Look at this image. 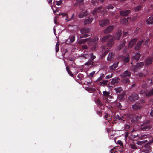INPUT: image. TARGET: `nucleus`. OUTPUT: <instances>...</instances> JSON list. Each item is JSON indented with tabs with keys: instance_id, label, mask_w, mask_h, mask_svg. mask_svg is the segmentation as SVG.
Masks as SVG:
<instances>
[{
	"instance_id": "nucleus-1",
	"label": "nucleus",
	"mask_w": 153,
	"mask_h": 153,
	"mask_svg": "<svg viewBox=\"0 0 153 153\" xmlns=\"http://www.w3.org/2000/svg\"><path fill=\"white\" fill-rule=\"evenodd\" d=\"M98 39V37L97 36H96L93 39L87 38V43L88 45L93 46L91 48L92 50L94 51L96 49Z\"/></svg>"
},
{
	"instance_id": "nucleus-2",
	"label": "nucleus",
	"mask_w": 153,
	"mask_h": 153,
	"mask_svg": "<svg viewBox=\"0 0 153 153\" xmlns=\"http://www.w3.org/2000/svg\"><path fill=\"white\" fill-rule=\"evenodd\" d=\"M152 128L150 121L148 120L143 122L140 128L142 130L148 131Z\"/></svg>"
},
{
	"instance_id": "nucleus-3",
	"label": "nucleus",
	"mask_w": 153,
	"mask_h": 153,
	"mask_svg": "<svg viewBox=\"0 0 153 153\" xmlns=\"http://www.w3.org/2000/svg\"><path fill=\"white\" fill-rule=\"evenodd\" d=\"M147 142V140H145L143 141H137L136 142V144L139 145L138 147L139 149H141L144 146L146 148H148L149 146L148 143L146 144L145 145V143Z\"/></svg>"
},
{
	"instance_id": "nucleus-4",
	"label": "nucleus",
	"mask_w": 153,
	"mask_h": 153,
	"mask_svg": "<svg viewBox=\"0 0 153 153\" xmlns=\"http://www.w3.org/2000/svg\"><path fill=\"white\" fill-rule=\"evenodd\" d=\"M99 22V25L102 27L107 26L110 23L109 19H103Z\"/></svg>"
},
{
	"instance_id": "nucleus-5",
	"label": "nucleus",
	"mask_w": 153,
	"mask_h": 153,
	"mask_svg": "<svg viewBox=\"0 0 153 153\" xmlns=\"http://www.w3.org/2000/svg\"><path fill=\"white\" fill-rule=\"evenodd\" d=\"M114 27L113 25H110L108 26L106 28L104 31V33L105 34H107L111 33L113 30Z\"/></svg>"
},
{
	"instance_id": "nucleus-6",
	"label": "nucleus",
	"mask_w": 153,
	"mask_h": 153,
	"mask_svg": "<svg viewBox=\"0 0 153 153\" xmlns=\"http://www.w3.org/2000/svg\"><path fill=\"white\" fill-rule=\"evenodd\" d=\"M90 56H91L90 59L89 61L87 62V66H89L90 65H93L94 63L93 61L96 57L95 56L93 55V54L92 53H90Z\"/></svg>"
},
{
	"instance_id": "nucleus-7",
	"label": "nucleus",
	"mask_w": 153,
	"mask_h": 153,
	"mask_svg": "<svg viewBox=\"0 0 153 153\" xmlns=\"http://www.w3.org/2000/svg\"><path fill=\"white\" fill-rule=\"evenodd\" d=\"M143 42V40L138 41L134 47V49L136 50H139L141 48Z\"/></svg>"
},
{
	"instance_id": "nucleus-8",
	"label": "nucleus",
	"mask_w": 153,
	"mask_h": 153,
	"mask_svg": "<svg viewBox=\"0 0 153 153\" xmlns=\"http://www.w3.org/2000/svg\"><path fill=\"white\" fill-rule=\"evenodd\" d=\"M138 95L137 94H134L130 96L128 98L129 100L131 102L135 101L138 99Z\"/></svg>"
},
{
	"instance_id": "nucleus-9",
	"label": "nucleus",
	"mask_w": 153,
	"mask_h": 153,
	"mask_svg": "<svg viewBox=\"0 0 153 153\" xmlns=\"http://www.w3.org/2000/svg\"><path fill=\"white\" fill-rule=\"evenodd\" d=\"M131 74V73L130 71L126 70L121 74V76L122 77L129 78Z\"/></svg>"
},
{
	"instance_id": "nucleus-10",
	"label": "nucleus",
	"mask_w": 153,
	"mask_h": 153,
	"mask_svg": "<svg viewBox=\"0 0 153 153\" xmlns=\"http://www.w3.org/2000/svg\"><path fill=\"white\" fill-rule=\"evenodd\" d=\"M142 107V105L140 103H136L132 105V108L134 110L140 109Z\"/></svg>"
},
{
	"instance_id": "nucleus-11",
	"label": "nucleus",
	"mask_w": 153,
	"mask_h": 153,
	"mask_svg": "<svg viewBox=\"0 0 153 153\" xmlns=\"http://www.w3.org/2000/svg\"><path fill=\"white\" fill-rule=\"evenodd\" d=\"M142 117V116L141 115L138 114V115H135L134 116L132 119V121L134 123H136L139 121Z\"/></svg>"
},
{
	"instance_id": "nucleus-12",
	"label": "nucleus",
	"mask_w": 153,
	"mask_h": 153,
	"mask_svg": "<svg viewBox=\"0 0 153 153\" xmlns=\"http://www.w3.org/2000/svg\"><path fill=\"white\" fill-rule=\"evenodd\" d=\"M105 0H92L91 3L94 6H97L104 2Z\"/></svg>"
},
{
	"instance_id": "nucleus-13",
	"label": "nucleus",
	"mask_w": 153,
	"mask_h": 153,
	"mask_svg": "<svg viewBox=\"0 0 153 153\" xmlns=\"http://www.w3.org/2000/svg\"><path fill=\"white\" fill-rule=\"evenodd\" d=\"M137 40L136 39H134L129 41L128 43V47L129 48H132L136 43Z\"/></svg>"
},
{
	"instance_id": "nucleus-14",
	"label": "nucleus",
	"mask_w": 153,
	"mask_h": 153,
	"mask_svg": "<svg viewBox=\"0 0 153 153\" xmlns=\"http://www.w3.org/2000/svg\"><path fill=\"white\" fill-rule=\"evenodd\" d=\"M131 11L129 10H127L126 11H120V15L122 16H128L130 13Z\"/></svg>"
},
{
	"instance_id": "nucleus-15",
	"label": "nucleus",
	"mask_w": 153,
	"mask_h": 153,
	"mask_svg": "<svg viewBox=\"0 0 153 153\" xmlns=\"http://www.w3.org/2000/svg\"><path fill=\"white\" fill-rule=\"evenodd\" d=\"M144 65V63L143 62H141L140 63H137L134 68L135 70L136 71L137 70L140 69V68L143 67Z\"/></svg>"
},
{
	"instance_id": "nucleus-16",
	"label": "nucleus",
	"mask_w": 153,
	"mask_h": 153,
	"mask_svg": "<svg viewBox=\"0 0 153 153\" xmlns=\"http://www.w3.org/2000/svg\"><path fill=\"white\" fill-rule=\"evenodd\" d=\"M113 37H111V38L109 39V41L107 44V47H110L114 43V39Z\"/></svg>"
},
{
	"instance_id": "nucleus-17",
	"label": "nucleus",
	"mask_w": 153,
	"mask_h": 153,
	"mask_svg": "<svg viewBox=\"0 0 153 153\" xmlns=\"http://www.w3.org/2000/svg\"><path fill=\"white\" fill-rule=\"evenodd\" d=\"M141 56V54L139 53H137L134 55L132 56V58L133 60L137 61L139 60L140 57Z\"/></svg>"
},
{
	"instance_id": "nucleus-18",
	"label": "nucleus",
	"mask_w": 153,
	"mask_h": 153,
	"mask_svg": "<svg viewBox=\"0 0 153 153\" xmlns=\"http://www.w3.org/2000/svg\"><path fill=\"white\" fill-rule=\"evenodd\" d=\"M111 36V35L108 34L104 36L101 40V42L103 43L106 42L110 39Z\"/></svg>"
},
{
	"instance_id": "nucleus-19",
	"label": "nucleus",
	"mask_w": 153,
	"mask_h": 153,
	"mask_svg": "<svg viewBox=\"0 0 153 153\" xmlns=\"http://www.w3.org/2000/svg\"><path fill=\"white\" fill-rule=\"evenodd\" d=\"M153 58L151 57L147 58L145 61V64L146 65H149L152 63Z\"/></svg>"
},
{
	"instance_id": "nucleus-20",
	"label": "nucleus",
	"mask_w": 153,
	"mask_h": 153,
	"mask_svg": "<svg viewBox=\"0 0 153 153\" xmlns=\"http://www.w3.org/2000/svg\"><path fill=\"white\" fill-rule=\"evenodd\" d=\"M114 56V54L112 53H110L107 57V59L108 61H111L113 60Z\"/></svg>"
},
{
	"instance_id": "nucleus-21",
	"label": "nucleus",
	"mask_w": 153,
	"mask_h": 153,
	"mask_svg": "<svg viewBox=\"0 0 153 153\" xmlns=\"http://www.w3.org/2000/svg\"><path fill=\"white\" fill-rule=\"evenodd\" d=\"M86 10L85 9L82 10V12L80 13L78 15L79 17V18H83L86 16Z\"/></svg>"
},
{
	"instance_id": "nucleus-22",
	"label": "nucleus",
	"mask_w": 153,
	"mask_h": 153,
	"mask_svg": "<svg viewBox=\"0 0 153 153\" xmlns=\"http://www.w3.org/2000/svg\"><path fill=\"white\" fill-rule=\"evenodd\" d=\"M121 36V33L120 31H118L114 36V39L116 40H119Z\"/></svg>"
},
{
	"instance_id": "nucleus-23",
	"label": "nucleus",
	"mask_w": 153,
	"mask_h": 153,
	"mask_svg": "<svg viewBox=\"0 0 153 153\" xmlns=\"http://www.w3.org/2000/svg\"><path fill=\"white\" fill-rule=\"evenodd\" d=\"M119 63V62H118L114 63L110 67V70H111L112 71L115 70L116 68L118 66V64Z\"/></svg>"
},
{
	"instance_id": "nucleus-24",
	"label": "nucleus",
	"mask_w": 153,
	"mask_h": 153,
	"mask_svg": "<svg viewBox=\"0 0 153 153\" xmlns=\"http://www.w3.org/2000/svg\"><path fill=\"white\" fill-rule=\"evenodd\" d=\"M137 137H138L140 140L146 138L147 137V135L146 134L141 135V136L139 135L138 134L137 135H134L133 137L134 138H136Z\"/></svg>"
},
{
	"instance_id": "nucleus-25",
	"label": "nucleus",
	"mask_w": 153,
	"mask_h": 153,
	"mask_svg": "<svg viewBox=\"0 0 153 153\" xmlns=\"http://www.w3.org/2000/svg\"><path fill=\"white\" fill-rule=\"evenodd\" d=\"M146 22L148 24H153V15L147 20Z\"/></svg>"
},
{
	"instance_id": "nucleus-26",
	"label": "nucleus",
	"mask_w": 153,
	"mask_h": 153,
	"mask_svg": "<svg viewBox=\"0 0 153 153\" xmlns=\"http://www.w3.org/2000/svg\"><path fill=\"white\" fill-rule=\"evenodd\" d=\"M83 4V0H78L76 1L74 4V5L75 6L77 7L82 5Z\"/></svg>"
},
{
	"instance_id": "nucleus-27",
	"label": "nucleus",
	"mask_w": 153,
	"mask_h": 153,
	"mask_svg": "<svg viewBox=\"0 0 153 153\" xmlns=\"http://www.w3.org/2000/svg\"><path fill=\"white\" fill-rule=\"evenodd\" d=\"M123 60L124 62L126 63L128 62L129 61V55L127 54L126 57L123 58Z\"/></svg>"
},
{
	"instance_id": "nucleus-28",
	"label": "nucleus",
	"mask_w": 153,
	"mask_h": 153,
	"mask_svg": "<svg viewBox=\"0 0 153 153\" xmlns=\"http://www.w3.org/2000/svg\"><path fill=\"white\" fill-rule=\"evenodd\" d=\"M119 79L118 78H115L112 79L111 83L113 84L117 83L119 82Z\"/></svg>"
},
{
	"instance_id": "nucleus-29",
	"label": "nucleus",
	"mask_w": 153,
	"mask_h": 153,
	"mask_svg": "<svg viewBox=\"0 0 153 153\" xmlns=\"http://www.w3.org/2000/svg\"><path fill=\"white\" fill-rule=\"evenodd\" d=\"M142 7L141 5H139L137 6L134 7V10L135 12H138L140 11L141 10Z\"/></svg>"
},
{
	"instance_id": "nucleus-30",
	"label": "nucleus",
	"mask_w": 153,
	"mask_h": 153,
	"mask_svg": "<svg viewBox=\"0 0 153 153\" xmlns=\"http://www.w3.org/2000/svg\"><path fill=\"white\" fill-rule=\"evenodd\" d=\"M112 116L110 114H107L105 116V118L108 120H110L112 119Z\"/></svg>"
},
{
	"instance_id": "nucleus-31",
	"label": "nucleus",
	"mask_w": 153,
	"mask_h": 153,
	"mask_svg": "<svg viewBox=\"0 0 153 153\" xmlns=\"http://www.w3.org/2000/svg\"><path fill=\"white\" fill-rule=\"evenodd\" d=\"M117 94L120 93L123 91L122 88L120 87H118L117 88L114 89Z\"/></svg>"
},
{
	"instance_id": "nucleus-32",
	"label": "nucleus",
	"mask_w": 153,
	"mask_h": 153,
	"mask_svg": "<svg viewBox=\"0 0 153 153\" xmlns=\"http://www.w3.org/2000/svg\"><path fill=\"white\" fill-rule=\"evenodd\" d=\"M101 8V7H98L95 8L92 14L93 15H95L96 14V13L99 12V10Z\"/></svg>"
},
{
	"instance_id": "nucleus-33",
	"label": "nucleus",
	"mask_w": 153,
	"mask_h": 153,
	"mask_svg": "<svg viewBox=\"0 0 153 153\" xmlns=\"http://www.w3.org/2000/svg\"><path fill=\"white\" fill-rule=\"evenodd\" d=\"M114 119L116 120H122V118L121 117V114L120 115L118 114L116 115L114 117Z\"/></svg>"
},
{
	"instance_id": "nucleus-34",
	"label": "nucleus",
	"mask_w": 153,
	"mask_h": 153,
	"mask_svg": "<svg viewBox=\"0 0 153 153\" xmlns=\"http://www.w3.org/2000/svg\"><path fill=\"white\" fill-rule=\"evenodd\" d=\"M153 95V88L146 94V96L149 97Z\"/></svg>"
},
{
	"instance_id": "nucleus-35",
	"label": "nucleus",
	"mask_w": 153,
	"mask_h": 153,
	"mask_svg": "<svg viewBox=\"0 0 153 153\" xmlns=\"http://www.w3.org/2000/svg\"><path fill=\"white\" fill-rule=\"evenodd\" d=\"M125 95V93H123L121 94H120L118 97V99L120 100H123L124 97Z\"/></svg>"
},
{
	"instance_id": "nucleus-36",
	"label": "nucleus",
	"mask_w": 153,
	"mask_h": 153,
	"mask_svg": "<svg viewBox=\"0 0 153 153\" xmlns=\"http://www.w3.org/2000/svg\"><path fill=\"white\" fill-rule=\"evenodd\" d=\"M96 104L98 105L99 106H101L103 104L100 101L99 99H97L96 101Z\"/></svg>"
},
{
	"instance_id": "nucleus-37",
	"label": "nucleus",
	"mask_w": 153,
	"mask_h": 153,
	"mask_svg": "<svg viewBox=\"0 0 153 153\" xmlns=\"http://www.w3.org/2000/svg\"><path fill=\"white\" fill-rule=\"evenodd\" d=\"M93 18L92 17H89L88 19H87V24H89L91 23Z\"/></svg>"
},
{
	"instance_id": "nucleus-38",
	"label": "nucleus",
	"mask_w": 153,
	"mask_h": 153,
	"mask_svg": "<svg viewBox=\"0 0 153 153\" xmlns=\"http://www.w3.org/2000/svg\"><path fill=\"white\" fill-rule=\"evenodd\" d=\"M130 146L132 149H137L138 148L135 144H131L130 145Z\"/></svg>"
},
{
	"instance_id": "nucleus-39",
	"label": "nucleus",
	"mask_w": 153,
	"mask_h": 153,
	"mask_svg": "<svg viewBox=\"0 0 153 153\" xmlns=\"http://www.w3.org/2000/svg\"><path fill=\"white\" fill-rule=\"evenodd\" d=\"M66 69L69 75L71 76H73V75L72 74V73L69 70V69L67 66L66 67Z\"/></svg>"
},
{
	"instance_id": "nucleus-40",
	"label": "nucleus",
	"mask_w": 153,
	"mask_h": 153,
	"mask_svg": "<svg viewBox=\"0 0 153 153\" xmlns=\"http://www.w3.org/2000/svg\"><path fill=\"white\" fill-rule=\"evenodd\" d=\"M59 50V44L58 42L56 45V52H58Z\"/></svg>"
},
{
	"instance_id": "nucleus-41",
	"label": "nucleus",
	"mask_w": 153,
	"mask_h": 153,
	"mask_svg": "<svg viewBox=\"0 0 153 153\" xmlns=\"http://www.w3.org/2000/svg\"><path fill=\"white\" fill-rule=\"evenodd\" d=\"M105 76V75L103 74H101V76L98 79V80L99 81L101 80Z\"/></svg>"
},
{
	"instance_id": "nucleus-42",
	"label": "nucleus",
	"mask_w": 153,
	"mask_h": 153,
	"mask_svg": "<svg viewBox=\"0 0 153 153\" xmlns=\"http://www.w3.org/2000/svg\"><path fill=\"white\" fill-rule=\"evenodd\" d=\"M103 95L105 97H108L109 95V93L106 91H104L103 92Z\"/></svg>"
},
{
	"instance_id": "nucleus-43",
	"label": "nucleus",
	"mask_w": 153,
	"mask_h": 153,
	"mask_svg": "<svg viewBox=\"0 0 153 153\" xmlns=\"http://www.w3.org/2000/svg\"><path fill=\"white\" fill-rule=\"evenodd\" d=\"M95 73V71H93L92 72L90 73L89 74V75H88V77L89 78L92 77L93 76V75Z\"/></svg>"
},
{
	"instance_id": "nucleus-44",
	"label": "nucleus",
	"mask_w": 153,
	"mask_h": 153,
	"mask_svg": "<svg viewBox=\"0 0 153 153\" xmlns=\"http://www.w3.org/2000/svg\"><path fill=\"white\" fill-rule=\"evenodd\" d=\"M114 7L112 5L110 4L106 7V8L109 9H112Z\"/></svg>"
},
{
	"instance_id": "nucleus-45",
	"label": "nucleus",
	"mask_w": 153,
	"mask_h": 153,
	"mask_svg": "<svg viewBox=\"0 0 153 153\" xmlns=\"http://www.w3.org/2000/svg\"><path fill=\"white\" fill-rule=\"evenodd\" d=\"M108 52V50H107V51H105L104 53H103L102 54V57L103 58V57H104Z\"/></svg>"
},
{
	"instance_id": "nucleus-46",
	"label": "nucleus",
	"mask_w": 153,
	"mask_h": 153,
	"mask_svg": "<svg viewBox=\"0 0 153 153\" xmlns=\"http://www.w3.org/2000/svg\"><path fill=\"white\" fill-rule=\"evenodd\" d=\"M70 40L71 41L70 42L72 43L75 40V37L73 36H72L70 38Z\"/></svg>"
},
{
	"instance_id": "nucleus-47",
	"label": "nucleus",
	"mask_w": 153,
	"mask_h": 153,
	"mask_svg": "<svg viewBox=\"0 0 153 153\" xmlns=\"http://www.w3.org/2000/svg\"><path fill=\"white\" fill-rule=\"evenodd\" d=\"M107 81L106 80H103L101 82V84H103L104 85H105L107 84Z\"/></svg>"
},
{
	"instance_id": "nucleus-48",
	"label": "nucleus",
	"mask_w": 153,
	"mask_h": 153,
	"mask_svg": "<svg viewBox=\"0 0 153 153\" xmlns=\"http://www.w3.org/2000/svg\"><path fill=\"white\" fill-rule=\"evenodd\" d=\"M128 78H126L125 80V82L126 84L130 82Z\"/></svg>"
},
{
	"instance_id": "nucleus-49",
	"label": "nucleus",
	"mask_w": 153,
	"mask_h": 153,
	"mask_svg": "<svg viewBox=\"0 0 153 153\" xmlns=\"http://www.w3.org/2000/svg\"><path fill=\"white\" fill-rule=\"evenodd\" d=\"M87 91H93L94 90V89L92 88H89L88 87H87Z\"/></svg>"
},
{
	"instance_id": "nucleus-50",
	"label": "nucleus",
	"mask_w": 153,
	"mask_h": 153,
	"mask_svg": "<svg viewBox=\"0 0 153 153\" xmlns=\"http://www.w3.org/2000/svg\"><path fill=\"white\" fill-rule=\"evenodd\" d=\"M117 143L118 144L120 145L121 146H122L123 145V142L121 140H118L117 141Z\"/></svg>"
},
{
	"instance_id": "nucleus-51",
	"label": "nucleus",
	"mask_w": 153,
	"mask_h": 153,
	"mask_svg": "<svg viewBox=\"0 0 153 153\" xmlns=\"http://www.w3.org/2000/svg\"><path fill=\"white\" fill-rule=\"evenodd\" d=\"M139 76L140 77L144 76H145V74L142 73H140L139 74Z\"/></svg>"
},
{
	"instance_id": "nucleus-52",
	"label": "nucleus",
	"mask_w": 153,
	"mask_h": 153,
	"mask_svg": "<svg viewBox=\"0 0 153 153\" xmlns=\"http://www.w3.org/2000/svg\"><path fill=\"white\" fill-rule=\"evenodd\" d=\"M123 23H126L128 22V20L127 19L124 18L123 19Z\"/></svg>"
},
{
	"instance_id": "nucleus-53",
	"label": "nucleus",
	"mask_w": 153,
	"mask_h": 153,
	"mask_svg": "<svg viewBox=\"0 0 153 153\" xmlns=\"http://www.w3.org/2000/svg\"><path fill=\"white\" fill-rule=\"evenodd\" d=\"M112 77V74L106 76L105 77V78L106 79H109Z\"/></svg>"
},
{
	"instance_id": "nucleus-54",
	"label": "nucleus",
	"mask_w": 153,
	"mask_h": 153,
	"mask_svg": "<svg viewBox=\"0 0 153 153\" xmlns=\"http://www.w3.org/2000/svg\"><path fill=\"white\" fill-rule=\"evenodd\" d=\"M61 4H62V2L60 1H57L56 2V4L58 6L61 5Z\"/></svg>"
},
{
	"instance_id": "nucleus-55",
	"label": "nucleus",
	"mask_w": 153,
	"mask_h": 153,
	"mask_svg": "<svg viewBox=\"0 0 153 153\" xmlns=\"http://www.w3.org/2000/svg\"><path fill=\"white\" fill-rule=\"evenodd\" d=\"M97 113L99 115L101 116L102 115V111L101 110L97 111Z\"/></svg>"
},
{
	"instance_id": "nucleus-56",
	"label": "nucleus",
	"mask_w": 153,
	"mask_h": 153,
	"mask_svg": "<svg viewBox=\"0 0 153 153\" xmlns=\"http://www.w3.org/2000/svg\"><path fill=\"white\" fill-rule=\"evenodd\" d=\"M124 45V44H120V45L119 46L118 48L119 50H120L122 48L123 46Z\"/></svg>"
},
{
	"instance_id": "nucleus-57",
	"label": "nucleus",
	"mask_w": 153,
	"mask_h": 153,
	"mask_svg": "<svg viewBox=\"0 0 153 153\" xmlns=\"http://www.w3.org/2000/svg\"><path fill=\"white\" fill-rule=\"evenodd\" d=\"M117 108H119V109H121V108L122 107V105H121V103H119L118 105H117Z\"/></svg>"
},
{
	"instance_id": "nucleus-58",
	"label": "nucleus",
	"mask_w": 153,
	"mask_h": 153,
	"mask_svg": "<svg viewBox=\"0 0 153 153\" xmlns=\"http://www.w3.org/2000/svg\"><path fill=\"white\" fill-rule=\"evenodd\" d=\"M47 1L48 2V3H49V4H50L51 6V4H52V0H47Z\"/></svg>"
},
{
	"instance_id": "nucleus-59",
	"label": "nucleus",
	"mask_w": 153,
	"mask_h": 153,
	"mask_svg": "<svg viewBox=\"0 0 153 153\" xmlns=\"http://www.w3.org/2000/svg\"><path fill=\"white\" fill-rule=\"evenodd\" d=\"M52 9L53 10V11L54 12V14H55V15H56V11H58V10H57V9H56L55 11H54L53 8V7H52Z\"/></svg>"
},
{
	"instance_id": "nucleus-60",
	"label": "nucleus",
	"mask_w": 153,
	"mask_h": 153,
	"mask_svg": "<svg viewBox=\"0 0 153 153\" xmlns=\"http://www.w3.org/2000/svg\"><path fill=\"white\" fill-rule=\"evenodd\" d=\"M129 133L128 132H126L125 135V137L126 138H127V137L128 136Z\"/></svg>"
},
{
	"instance_id": "nucleus-61",
	"label": "nucleus",
	"mask_w": 153,
	"mask_h": 153,
	"mask_svg": "<svg viewBox=\"0 0 153 153\" xmlns=\"http://www.w3.org/2000/svg\"><path fill=\"white\" fill-rule=\"evenodd\" d=\"M114 150V149H112L110 150V153H115L113 151Z\"/></svg>"
},
{
	"instance_id": "nucleus-62",
	"label": "nucleus",
	"mask_w": 153,
	"mask_h": 153,
	"mask_svg": "<svg viewBox=\"0 0 153 153\" xmlns=\"http://www.w3.org/2000/svg\"><path fill=\"white\" fill-rule=\"evenodd\" d=\"M145 91L141 90L140 91V93L141 94H143V93H145Z\"/></svg>"
},
{
	"instance_id": "nucleus-63",
	"label": "nucleus",
	"mask_w": 153,
	"mask_h": 153,
	"mask_svg": "<svg viewBox=\"0 0 153 153\" xmlns=\"http://www.w3.org/2000/svg\"><path fill=\"white\" fill-rule=\"evenodd\" d=\"M92 36V34L90 33H87V37L90 36Z\"/></svg>"
},
{
	"instance_id": "nucleus-64",
	"label": "nucleus",
	"mask_w": 153,
	"mask_h": 153,
	"mask_svg": "<svg viewBox=\"0 0 153 153\" xmlns=\"http://www.w3.org/2000/svg\"><path fill=\"white\" fill-rule=\"evenodd\" d=\"M150 114L151 116L153 117V110L151 111Z\"/></svg>"
}]
</instances>
